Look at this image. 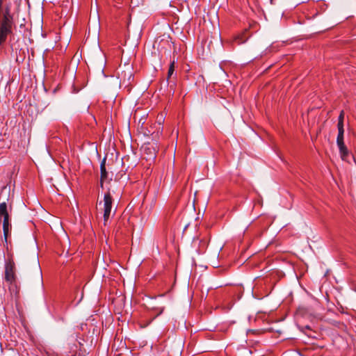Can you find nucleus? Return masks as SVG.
I'll use <instances>...</instances> for the list:
<instances>
[{
  "mask_svg": "<svg viewBox=\"0 0 356 356\" xmlns=\"http://www.w3.org/2000/svg\"><path fill=\"white\" fill-rule=\"evenodd\" d=\"M6 282L13 284L16 282V266L13 259V254L8 252L7 258L5 260V276Z\"/></svg>",
  "mask_w": 356,
  "mask_h": 356,
  "instance_id": "nucleus-1",
  "label": "nucleus"
},
{
  "mask_svg": "<svg viewBox=\"0 0 356 356\" xmlns=\"http://www.w3.org/2000/svg\"><path fill=\"white\" fill-rule=\"evenodd\" d=\"M113 198L109 192L104 194V222L106 225L108 221L112 209Z\"/></svg>",
  "mask_w": 356,
  "mask_h": 356,
  "instance_id": "nucleus-2",
  "label": "nucleus"
},
{
  "mask_svg": "<svg viewBox=\"0 0 356 356\" xmlns=\"http://www.w3.org/2000/svg\"><path fill=\"white\" fill-rule=\"evenodd\" d=\"M126 70H122L120 74H118L119 77H120L121 80L123 83L130 82V80L133 79L132 70L130 66H125Z\"/></svg>",
  "mask_w": 356,
  "mask_h": 356,
  "instance_id": "nucleus-3",
  "label": "nucleus"
},
{
  "mask_svg": "<svg viewBox=\"0 0 356 356\" xmlns=\"http://www.w3.org/2000/svg\"><path fill=\"white\" fill-rule=\"evenodd\" d=\"M100 172H101V177H100V185L101 187H103L104 181L107 179L108 173L106 169V158H104L100 164Z\"/></svg>",
  "mask_w": 356,
  "mask_h": 356,
  "instance_id": "nucleus-4",
  "label": "nucleus"
},
{
  "mask_svg": "<svg viewBox=\"0 0 356 356\" xmlns=\"http://www.w3.org/2000/svg\"><path fill=\"white\" fill-rule=\"evenodd\" d=\"M339 149L340 156L343 161H348V158L350 157V152L345 145L343 144L342 145H337Z\"/></svg>",
  "mask_w": 356,
  "mask_h": 356,
  "instance_id": "nucleus-5",
  "label": "nucleus"
},
{
  "mask_svg": "<svg viewBox=\"0 0 356 356\" xmlns=\"http://www.w3.org/2000/svg\"><path fill=\"white\" fill-rule=\"evenodd\" d=\"M338 128V135L337 138V145H342L344 144L343 141V135H344V129L343 127H337Z\"/></svg>",
  "mask_w": 356,
  "mask_h": 356,
  "instance_id": "nucleus-6",
  "label": "nucleus"
},
{
  "mask_svg": "<svg viewBox=\"0 0 356 356\" xmlns=\"http://www.w3.org/2000/svg\"><path fill=\"white\" fill-rule=\"evenodd\" d=\"M248 37L245 35V33H243L241 35H236L235 38H234V42L236 44H241L244 42H245L248 40Z\"/></svg>",
  "mask_w": 356,
  "mask_h": 356,
  "instance_id": "nucleus-7",
  "label": "nucleus"
},
{
  "mask_svg": "<svg viewBox=\"0 0 356 356\" xmlns=\"http://www.w3.org/2000/svg\"><path fill=\"white\" fill-rule=\"evenodd\" d=\"M174 72H175V60H172L170 63V67L168 69V76H167L168 79H169L172 76V75L174 74Z\"/></svg>",
  "mask_w": 356,
  "mask_h": 356,
  "instance_id": "nucleus-8",
  "label": "nucleus"
},
{
  "mask_svg": "<svg viewBox=\"0 0 356 356\" xmlns=\"http://www.w3.org/2000/svg\"><path fill=\"white\" fill-rule=\"evenodd\" d=\"M343 119H344V111H341L339 118H338V124L337 127H343Z\"/></svg>",
  "mask_w": 356,
  "mask_h": 356,
  "instance_id": "nucleus-9",
  "label": "nucleus"
},
{
  "mask_svg": "<svg viewBox=\"0 0 356 356\" xmlns=\"http://www.w3.org/2000/svg\"><path fill=\"white\" fill-rule=\"evenodd\" d=\"M153 157H155V152H154L152 154Z\"/></svg>",
  "mask_w": 356,
  "mask_h": 356,
  "instance_id": "nucleus-10",
  "label": "nucleus"
},
{
  "mask_svg": "<svg viewBox=\"0 0 356 356\" xmlns=\"http://www.w3.org/2000/svg\"><path fill=\"white\" fill-rule=\"evenodd\" d=\"M270 3H271V4H273V0H270Z\"/></svg>",
  "mask_w": 356,
  "mask_h": 356,
  "instance_id": "nucleus-11",
  "label": "nucleus"
}]
</instances>
